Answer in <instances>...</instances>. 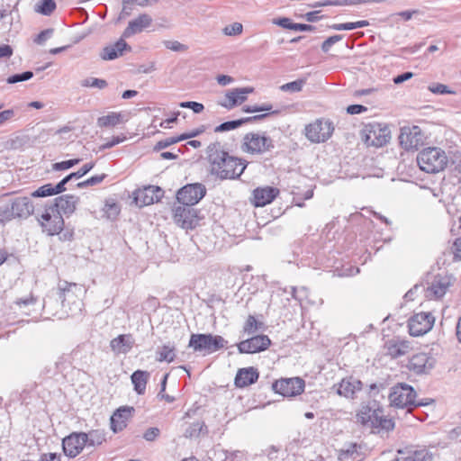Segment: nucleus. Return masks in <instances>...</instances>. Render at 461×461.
Instances as JSON below:
<instances>
[{
    "label": "nucleus",
    "instance_id": "nucleus-40",
    "mask_svg": "<svg viewBox=\"0 0 461 461\" xmlns=\"http://www.w3.org/2000/svg\"><path fill=\"white\" fill-rule=\"evenodd\" d=\"M247 122H249V120L243 119V118L239 119V120L225 122H222L220 125H218L214 129V131L215 132H223V131H232Z\"/></svg>",
    "mask_w": 461,
    "mask_h": 461
},
{
    "label": "nucleus",
    "instance_id": "nucleus-47",
    "mask_svg": "<svg viewBox=\"0 0 461 461\" xmlns=\"http://www.w3.org/2000/svg\"><path fill=\"white\" fill-rule=\"evenodd\" d=\"M428 89L436 95H455L456 92L449 89L447 86L440 83L429 85Z\"/></svg>",
    "mask_w": 461,
    "mask_h": 461
},
{
    "label": "nucleus",
    "instance_id": "nucleus-38",
    "mask_svg": "<svg viewBox=\"0 0 461 461\" xmlns=\"http://www.w3.org/2000/svg\"><path fill=\"white\" fill-rule=\"evenodd\" d=\"M176 357L175 348L169 345H164L157 351V360L159 362L167 361L168 363L174 361Z\"/></svg>",
    "mask_w": 461,
    "mask_h": 461
},
{
    "label": "nucleus",
    "instance_id": "nucleus-22",
    "mask_svg": "<svg viewBox=\"0 0 461 461\" xmlns=\"http://www.w3.org/2000/svg\"><path fill=\"white\" fill-rule=\"evenodd\" d=\"M134 412L133 407L122 406L117 409L111 417V429L117 433L127 426L128 420Z\"/></svg>",
    "mask_w": 461,
    "mask_h": 461
},
{
    "label": "nucleus",
    "instance_id": "nucleus-6",
    "mask_svg": "<svg viewBox=\"0 0 461 461\" xmlns=\"http://www.w3.org/2000/svg\"><path fill=\"white\" fill-rule=\"evenodd\" d=\"M390 130L378 122L367 123L361 131L362 140L367 147L379 148L385 145L390 138Z\"/></svg>",
    "mask_w": 461,
    "mask_h": 461
},
{
    "label": "nucleus",
    "instance_id": "nucleus-21",
    "mask_svg": "<svg viewBox=\"0 0 461 461\" xmlns=\"http://www.w3.org/2000/svg\"><path fill=\"white\" fill-rule=\"evenodd\" d=\"M334 387L337 388L336 392L339 395L354 399L356 393L362 389V382L349 376L343 378L338 384H335Z\"/></svg>",
    "mask_w": 461,
    "mask_h": 461
},
{
    "label": "nucleus",
    "instance_id": "nucleus-19",
    "mask_svg": "<svg viewBox=\"0 0 461 461\" xmlns=\"http://www.w3.org/2000/svg\"><path fill=\"white\" fill-rule=\"evenodd\" d=\"M253 91L254 89L252 87L233 88L226 92L224 100L219 102V104L230 110L244 103L248 98V95Z\"/></svg>",
    "mask_w": 461,
    "mask_h": 461
},
{
    "label": "nucleus",
    "instance_id": "nucleus-62",
    "mask_svg": "<svg viewBox=\"0 0 461 461\" xmlns=\"http://www.w3.org/2000/svg\"><path fill=\"white\" fill-rule=\"evenodd\" d=\"M13 49L10 45H0V59H9L13 55Z\"/></svg>",
    "mask_w": 461,
    "mask_h": 461
},
{
    "label": "nucleus",
    "instance_id": "nucleus-35",
    "mask_svg": "<svg viewBox=\"0 0 461 461\" xmlns=\"http://www.w3.org/2000/svg\"><path fill=\"white\" fill-rule=\"evenodd\" d=\"M85 435L87 437L86 445L88 447L100 446L106 440L105 432L102 429H92L85 432Z\"/></svg>",
    "mask_w": 461,
    "mask_h": 461
},
{
    "label": "nucleus",
    "instance_id": "nucleus-36",
    "mask_svg": "<svg viewBox=\"0 0 461 461\" xmlns=\"http://www.w3.org/2000/svg\"><path fill=\"white\" fill-rule=\"evenodd\" d=\"M275 24H277L283 28L293 30V31H313L314 27L309 24L303 23H294L291 22L289 18H280L278 20L274 21Z\"/></svg>",
    "mask_w": 461,
    "mask_h": 461
},
{
    "label": "nucleus",
    "instance_id": "nucleus-55",
    "mask_svg": "<svg viewBox=\"0 0 461 461\" xmlns=\"http://www.w3.org/2000/svg\"><path fill=\"white\" fill-rule=\"evenodd\" d=\"M342 35H333L325 40L321 44L323 52H328L331 46L342 40Z\"/></svg>",
    "mask_w": 461,
    "mask_h": 461
},
{
    "label": "nucleus",
    "instance_id": "nucleus-11",
    "mask_svg": "<svg viewBox=\"0 0 461 461\" xmlns=\"http://www.w3.org/2000/svg\"><path fill=\"white\" fill-rule=\"evenodd\" d=\"M423 133L419 126H404L399 135L400 145L405 150H415L423 144Z\"/></svg>",
    "mask_w": 461,
    "mask_h": 461
},
{
    "label": "nucleus",
    "instance_id": "nucleus-9",
    "mask_svg": "<svg viewBox=\"0 0 461 461\" xmlns=\"http://www.w3.org/2000/svg\"><path fill=\"white\" fill-rule=\"evenodd\" d=\"M38 221L42 230L50 236L59 234L64 228L63 217L54 207L47 208Z\"/></svg>",
    "mask_w": 461,
    "mask_h": 461
},
{
    "label": "nucleus",
    "instance_id": "nucleus-51",
    "mask_svg": "<svg viewBox=\"0 0 461 461\" xmlns=\"http://www.w3.org/2000/svg\"><path fill=\"white\" fill-rule=\"evenodd\" d=\"M81 161L80 158H74L66 161L57 162L53 164L52 167L54 170L60 171L71 168L72 167L77 165Z\"/></svg>",
    "mask_w": 461,
    "mask_h": 461
},
{
    "label": "nucleus",
    "instance_id": "nucleus-53",
    "mask_svg": "<svg viewBox=\"0 0 461 461\" xmlns=\"http://www.w3.org/2000/svg\"><path fill=\"white\" fill-rule=\"evenodd\" d=\"M164 45L167 49L177 52H184L188 49L186 45L177 41H164Z\"/></svg>",
    "mask_w": 461,
    "mask_h": 461
},
{
    "label": "nucleus",
    "instance_id": "nucleus-30",
    "mask_svg": "<svg viewBox=\"0 0 461 461\" xmlns=\"http://www.w3.org/2000/svg\"><path fill=\"white\" fill-rule=\"evenodd\" d=\"M448 286L449 282L446 278L437 276L428 287L425 296L429 299H439L447 293Z\"/></svg>",
    "mask_w": 461,
    "mask_h": 461
},
{
    "label": "nucleus",
    "instance_id": "nucleus-34",
    "mask_svg": "<svg viewBox=\"0 0 461 461\" xmlns=\"http://www.w3.org/2000/svg\"><path fill=\"white\" fill-rule=\"evenodd\" d=\"M374 420L375 422L372 424L371 429H375L378 433L381 431L388 432L393 430L394 428V421L392 419L384 417L382 410L377 418Z\"/></svg>",
    "mask_w": 461,
    "mask_h": 461
},
{
    "label": "nucleus",
    "instance_id": "nucleus-4",
    "mask_svg": "<svg viewBox=\"0 0 461 461\" xmlns=\"http://www.w3.org/2000/svg\"><path fill=\"white\" fill-rule=\"evenodd\" d=\"M448 162L446 152L436 147L426 148L417 156V163L420 168L430 174L444 170Z\"/></svg>",
    "mask_w": 461,
    "mask_h": 461
},
{
    "label": "nucleus",
    "instance_id": "nucleus-29",
    "mask_svg": "<svg viewBox=\"0 0 461 461\" xmlns=\"http://www.w3.org/2000/svg\"><path fill=\"white\" fill-rule=\"evenodd\" d=\"M258 376V370L252 366L240 368L236 375L234 383L237 387L243 388L256 383Z\"/></svg>",
    "mask_w": 461,
    "mask_h": 461
},
{
    "label": "nucleus",
    "instance_id": "nucleus-43",
    "mask_svg": "<svg viewBox=\"0 0 461 461\" xmlns=\"http://www.w3.org/2000/svg\"><path fill=\"white\" fill-rule=\"evenodd\" d=\"M263 323L258 321L253 315H249L244 323L243 332L248 335L254 334L261 329Z\"/></svg>",
    "mask_w": 461,
    "mask_h": 461
},
{
    "label": "nucleus",
    "instance_id": "nucleus-60",
    "mask_svg": "<svg viewBox=\"0 0 461 461\" xmlns=\"http://www.w3.org/2000/svg\"><path fill=\"white\" fill-rule=\"evenodd\" d=\"M160 434V430L158 428H156V427H152V428H149L144 435H143V438L147 440V441H154Z\"/></svg>",
    "mask_w": 461,
    "mask_h": 461
},
{
    "label": "nucleus",
    "instance_id": "nucleus-44",
    "mask_svg": "<svg viewBox=\"0 0 461 461\" xmlns=\"http://www.w3.org/2000/svg\"><path fill=\"white\" fill-rule=\"evenodd\" d=\"M205 428V425L202 421H196L191 424L185 431L184 436L185 438H197L203 429Z\"/></svg>",
    "mask_w": 461,
    "mask_h": 461
},
{
    "label": "nucleus",
    "instance_id": "nucleus-27",
    "mask_svg": "<svg viewBox=\"0 0 461 461\" xmlns=\"http://www.w3.org/2000/svg\"><path fill=\"white\" fill-rule=\"evenodd\" d=\"M124 50H131V47L121 38L114 44L104 47L100 56L104 60H113L122 56Z\"/></svg>",
    "mask_w": 461,
    "mask_h": 461
},
{
    "label": "nucleus",
    "instance_id": "nucleus-48",
    "mask_svg": "<svg viewBox=\"0 0 461 461\" xmlns=\"http://www.w3.org/2000/svg\"><path fill=\"white\" fill-rule=\"evenodd\" d=\"M54 194L55 193L52 184H46L32 193V196L34 197H46Z\"/></svg>",
    "mask_w": 461,
    "mask_h": 461
},
{
    "label": "nucleus",
    "instance_id": "nucleus-3",
    "mask_svg": "<svg viewBox=\"0 0 461 461\" xmlns=\"http://www.w3.org/2000/svg\"><path fill=\"white\" fill-rule=\"evenodd\" d=\"M57 289L59 299L61 302L62 307L68 309L66 311L68 314L76 315L81 312L83 306L81 298L86 293V289L82 285L59 281Z\"/></svg>",
    "mask_w": 461,
    "mask_h": 461
},
{
    "label": "nucleus",
    "instance_id": "nucleus-56",
    "mask_svg": "<svg viewBox=\"0 0 461 461\" xmlns=\"http://www.w3.org/2000/svg\"><path fill=\"white\" fill-rule=\"evenodd\" d=\"M273 106L271 104H262V105H247L243 107V111L246 113H257V112H270Z\"/></svg>",
    "mask_w": 461,
    "mask_h": 461
},
{
    "label": "nucleus",
    "instance_id": "nucleus-10",
    "mask_svg": "<svg viewBox=\"0 0 461 461\" xmlns=\"http://www.w3.org/2000/svg\"><path fill=\"white\" fill-rule=\"evenodd\" d=\"M206 194V188L203 184H189L180 188L176 194L177 201L186 206H192L199 203Z\"/></svg>",
    "mask_w": 461,
    "mask_h": 461
},
{
    "label": "nucleus",
    "instance_id": "nucleus-14",
    "mask_svg": "<svg viewBox=\"0 0 461 461\" xmlns=\"http://www.w3.org/2000/svg\"><path fill=\"white\" fill-rule=\"evenodd\" d=\"M304 380L300 377L281 379L273 384L275 392L285 397L301 394L304 390Z\"/></svg>",
    "mask_w": 461,
    "mask_h": 461
},
{
    "label": "nucleus",
    "instance_id": "nucleus-16",
    "mask_svg": "<svg viewBox=\"0 0 461 461\" xmlns=\"http://www.w3.org/2000/svg\"><path fill=\"white\" fill-rule=\"evenodd\" d=\"M436 365V359L427 353H417L413 355L408 363L410 371L417 375L428 374Z\"/></svg>",
    "mask_w": 461,
    "mask_h": 461
},
{
    "label": "nucleus",
    "instance_id": "nucleus-5",
    "mask_svg": "<svg viewBox=\"0 0 461 461\" xmlns=\"http://www.w3.org/2000/svg\"><path fill=\"white\" fill-rule=\"evenodd\" d=\"M226 345L227 341L221 336L209 333L192 334L188 347L195 352L208 355L225 348Z\"/></svg>",
    "mask_w": 461,
    "mask_h": 461
},
{
    "label": "nucleus",
    "instance_id": "nucleus-31",
    "mask_svg": "<svg viewBox=\"0 0 461 461\" xmlns=\"http://www.w3.org/2000/svg\"><path fill=\"white\" fill-rule=\"evenodd\" d=\"M77 199L73 195H61L55 199V203L50 207H54L59 212L65 214L72 213L76 209Z\"/></svg>",
    "mask_w": 461,
    "mask_h": 461
},
{
    "label": "nucleus",
    "instance_id": "nucleus-8",
    "mask_svg": "<svg viewBox=\"0 0 461 461\" xmlns=\"http://www.w3.org/2000/svg\"><path fill=\"white\" fill-rule=\"evenodd\" d=\"M274 148L272 139L264 134L249 132L243 138L242 150L250 154H263Z\"/></svg>",
    "mask_w": 461,
    "mask_h": 461
},
{
    "label": "nucleus",
    "instance_id": "nucleus-26",
    "mask_svg": "<svg viewBox=\"0 0 461 461\" xmlns=\"http://www.w3.org/2000/svg\"><path fill=\"white\" fill-rule=\"evenodd\" d=\"M278 189L271 186L258 187L253 192L254 204L262 207L270 203L278 194Z\"/></svg>",
    "mask_w": 461,
    "mask_h": 461
},
{
    "label": "nucleus",
    "instance_id": "nucleus-17",
    "mask_svg": "<svg viewBox=\"0 0 461 461\" xmlns=\"http://www.w3.org/2000/svg\"><path fill=\"white\" fill-rule=\"evenodd\" d=\"M271 341L267 335H258L240 341L237 347L241 354H254L266 350Z\"/></svg>",
    "mask_w": 461,
    "mask_h": 461
},
{
    "label": "nucleus",
    "instance_id": "nucleus-15",
    "mask_svg": "<svg viewBox=\"0 0 461 461\" xmlns=\"http://www.w3.org/2000/svg\"><path fill=\"white\" fill-rule=\"evenodd\" d=\"M87 437L85 432H73L62 440L64 454L68 457H76L79 455L86 445Z\"/></svg>",
    "mask_w": 461,
    "mask_h": 461
},
{
    "label": "nucleus",
    "instance_id": "nucleus-59",
    "mask_svg": "<svg viewBox=\"0 0 461 461\" xmlns=\"http://www.w3.org/2000/svg\"><path fill=\"white\" fill-rule=\"evenodd\" d=\"M14 219L9 205L0 208V222L4 223Z\"/></svg>",
    "mask_w": 461,
    "mask_h": 461
},
{
    "label": "nucleus",
    "instance_id": "nucleus-25",
    "mask_svg": "<svg viewBox=\"0 0 461 461\" xmlns=\"http://www.w3.org/2000/svg\"><path fill=\"white\" fill-rule=\"evenodd\" d=\"M152 23V18L148 14H140L136 19L129 22L128 26L122 32V38H130L131 36L141 32L144 29L149 27Z\"/></svg>",
    "mask_w": 461,
    "mask_h": 461
},
{
    "label": "nucleus",
    "instance_id": "nucleus-49",
    "mask_svg": "<svg viewBox=\"0 0 461 461\" xmlns=\"http://www.w3.org/2000/svg\"><path fill=\"white\" fill-rule=\"evenodd\" d=\"M33 77V73L32 71H25L21 74H14L11 77H9L6 79V82L8 84H16L23 81H27L31 79Z\"/></svg>",
    "mask_w": 461,
    "mask_h": 461
},
{
    "label": "nucleus",
    "instance_id": "nucleus-45",
    "mask_svg": "<svg viewBox=\"0 0 461 461\" xmlns=\"http://www.w3.org/2000/svg\"><path fill=\"white\" fill-rule=\"evenodd\" d=\"M305 81L303 79H298L293 82L284 84L280 86V90L283 92L297 93L303 89Z\"/></svg>",
    "mask_w": 461,
    "mask_h": 461
},
{
    "label": "nucleus",
    "instance_id": "nucleus-39",
    "mask_svg": "<svg viewBox=\"0 0 461 461\" xmlns=\"http://www.w3.org/2000/svg\"><path fill=\"white\" fill-rule=\"evenodd\" d=\"M56 9L54 0H41L35 6L34 10L43 15H50Z\"/></svg>",
    "mask_w": 461,
    "mask_h": 461
},
{
    "label": "nucleus",
    "instance_id": "nucleus-52",
    "mask_svg": "<svg viewBox=\"0 0 461 461\" xmlns=\"http://www.w3.org/2000/svg\"><path fill=\"white\" fill-rule=\"evenodd\" d=\"M95 167V163L90 162L85 164L81 168H79L77 172L70 173L68 176L72 179H78L86 175L93 167Z\"/></svg>",
    "mask_w": 461,
    "mask_h": 461
},
{
    "label": "nucleus",
    "instance_id": "nucleus-28",
    "mask_svg": "<svg viewBox=\"0 0 461 461\" xmlns=\"http://www.w3.org/2000/svg\"><path fill=\"white\" fill-rule=\"evenodd\" d=\"M134 345V339L131 334H122L113 339L110 347L115 354H127Z\"/></svg>",
    "mask_w": 461,
    "mask_h": 461
},
{
    "label": "nucleus",
    "instance_id": "nucleus-2",
    "mask_svg": "<svg viewBox=\"0 0 461 461\" xmlns=\"http://www.w3.org/2000/svg\"><path fill=\"white\" fill-rule=\"evenodd\" d=\"M417 393L413 387L405 383H399L391 388L388 399L390 406L406 409L407 412H411L414 408L428 405L434 401H417Z\"/></svg>",
    "mask_w": 461,
    "mask_h": 461
},
{
    "label": "nucleus",
    "instance_id": "nucleus-58",
    "mask_svg": "<svg viewBox=\"0 0 461 461\" xmlns=\"http://www.w3.org/2000/svg\"><path fill=\"white\" fill-rule=\"evenodd\" d=\"M126 140L125 136H115L113 137L111 140H107L105 143H104L100 149H107L114 147L115 145L124 141Z\"/></svg>",
    "mask_w": 461,
    "mask_h": 461
},
{
    "label": "nucleus",
    "instance_id": "nucleus-54",
    "mask_svg": "<svg viewBox=\"0 0 461 461\" xmlns=\"http://www.w3.org/2000/svg\"><path fill=\"white\" fill-rule=\"evenodd\" d=\"M243 26L240 23H233L232 24L227 25L223 29V32L225 35L232 36L239 35L242 32Z\"/></svg>",
    "mask_w": 461,
    "mask_h": 461
},
{
    "label": "nucleus",
    "instance_id": "nucleus-41",
    "mask_svg": "<svg viewBox=\"0 0 461 461\" xmlns=\"http://www.w3.org/2000/svg\"><path fill=\"white\" fill-rule=\"evenodd\" d=\"M369 25V23L366 20L357 21L355 23H335L330 26V29L336 30V31H349L354 30L357 28H364Z\"/></svg>",
    "mask_w": 461,
    "mask_h": 461
},
{
    "label": "nucleus",
    "instance_id": "nucleus-33",
    "mask_svg": "<svg viewBox=\"0 0 461 461\" xmlns=\"http://www.w3.org/2000/svg\"><path fill=\"white\" fill-rule=\"evenodd\" d=\"M149 374L147 371L137 370L131 375V382L134 385V390L138 394H143L146 389V384Z\"/></svg>",
    "mask_w": 461,
    "mask_h": 461
},
{
    "label": "nucleus",
    "instance_id": "nucleus-61",
    "mask_svg": "<svg viewBox=\"0 0 461 461\" xmlns=\"http://www.w3.org/2000/svg\"><path fill=\"white\" fill-rule=\"evenodd\" d=\"M15 115V112L14 109H7L3 112H0V125H3L7 121L13 119Z\"/></svg>",
    "mask_w": 461,
    "mask_h": 461
},
{
    "label": "nucleus",
    "instance_id": "nucleus-18",
    "mask_svg": "<svg viewBox=\"0 0 461 461\" xmlns=\"http://www.w3.org/2000/svg\"><path fill=\"white\" fill-rule=\"evenodd\" d=\"M134 202L140 207L158 203L164 194L163 190L158 186L149 185L140 189L134 194Z\"/></svg>",
    "mask_w": 461,
    "mask_h": 461
},
{
    "label": "nucleus",
    "instance_id": "nucleus-46",
    "mask_svg": "<svg viewBox=\"0 0 461 461\" xmlns=\"http://www.w3.org/2000/svg\"><path fill=\"white\" fill-rule=\"evenodd\" d=\"M81 86L85 87H96L103 89L107 86V82L104 79L87 77L81 82Z\"/></svg>",
    "mask_w": 461,
    "mask_h": 461
},
{
    "label": "nucleus",
    "instance_id": "nucleus-50",
    "mask_svg": "<svg viewBox=\"0 0 461 461\" xmlns=\"http://www.w3.org/2000/svg\"><path fill=\"white\" fill-rule=\"evenodd\" d=\"M105 176H106L105 174L91 176L87 180L78 183L77 185V186L78 188H85L86 186L96 185L100 184L105 178Z\"/></svg>",
    "mask_w": 461,
    "mask_h": 461
},
{
    "label": "nucleus",
    "instance_id": "nucleus-32",
    "mask_svg": "<svg viewBox=\"0 0 461 461\" xmlns=\"http://www.w3.org/2000/svg\"><path fill=\"white\" fill-rule=\"evenodd\" d=\"M387 354L395 358L407 354L410 350V344L405 340H389L386 343Z\"/></svg>",
    "mask_w": 461,
    "mask_h": 461
},
{
    "label": "nucleus",
    "instance_id": "nucleus-1",
    "mask_svg": "<svg viewBox=\"0 0 461 461\" xmlns=\"http://www.w3.org/2000/svg\"><path fill=\"white\" fill-rule=\"evenodd\" d=\"M206 154L210 164V173L221 180L240 177L247 167L245 160L230 156L223 149L220 142L210 144L207 147Z\"/></svg>",
    "mask_w": 461,
    "mask_h": 461
},
{
    "label": "nucleus",
    "instance_id": "nucleus-42",
    "mask_svg": "<svg viewBox=\"0 0 461 461\" xmlns=\"http://www.w3.org/2000/svg\"><path fill=\"white\" fill-rule=\"evenodd\" d=\"M121 122V114L111 113L105 116L98 118L97 124L100 127L115 126Z\"/></svg>",
    "mask_w": 461,
    "mask_h": 461
},
{
    "label": "nucleus",
    "instance_id": "nucleus-24",
    "mask_svg": "<svg viewBox=\"0 0 461 461\" xmlns=\"http://www.w3.org/2000/svg\"><path fill=\"white\" fill-rule=\"evenodd\" d=\"M14 218H27L34 210V206L28 197H16L9 204Z\"/></svg>",
    "mask_w": 461,
    "mask_h": 461
},
{
    "label": "nucleus",
    "instance_id": "nucleus-63",
    "mask_svg": "<svg viewBox=\"0 0 461 461\" xmlns=\"http://www.w3.org/2000/svg\"><path fill=\"white\" fill-rule=\"evenodd\" d=\"M453 253L456 259L461 260V237L456 239L453 243Z\"/></svg>",
    "mask_w": 461,
    "mask_h": 461
},
{
    "label": "nucleus",
    "instance_id": "nucleus-20",
    "mask_svg": "<svg viewBox=\"0 0 461 461\" xmlns=\"http://www.w3.org/2000/svg\"><path fill=\"white\" fill-rule=\"evenodd\" d=\"M381 409L379 408L376 401H369L366 403H362L359 411L357 413V421L361 423L363 426L368 428L372 427L375 422V419L377 418Z\"/></svg>",
    "mask_w": 461,
    "mask_h": 461
},
{
    "label": "nucleus",
    "instance_id": "nucleus-13",
    "mask_svg": "<svg viewBox=\"0 0 461 461\" xmlns=\"http://www.w3.org/2000/svg\"><path fill=\"white\" fill-rule=\"evenodd\" d=\"M435 318L429 312L414 314L408 321L410 334L413 337L421 336L429 331L434 324Z\"/></svg>",
    "mask_w": 461,
    "mask_h": 461
},
{
    "label": "nucleus",
    "instance_id": "nucleus-37",
    "mask_svg": "<svg viewBox=\"0 0 461 461\" xmlns=\"http://www.w3.org/2000/svg\"><path fill=\"white\" fill-rule=\"evenodd\" d=\"M366 0H326L321 2H316L312 5H311V7H322V6H329V5H355L362 4V2H366Z\"/></svg>",
    "mask_w": 461,
    "mask_h": 461
},
{
    "label": "nucleus",
    "instance_id": "nucleus-23",
    "mask_svg": "<svg viewBox=\"0 0 461 461\" xmlns=\"http://www.w3.org/2000/svg\"><path fill=\"white\" fill-rule=\"evenodd\" d=\"M398 456L401 461H432L433 454L426 447L413 449L412 447H405L397 450Z\"/></svg>",
    "mask_w": 461,
    "mask_h": 461
},
{
    "label": "nucleus",
    "instance_id": "nucleus-64",
    "mask_svg": "<svg viewBox=\"0 0 461 461\" xmlns=\"http://www.w3.org/2000/svg\"><path fill=\"white\" fill-rule=\"evenodd\" d=\"M39 461H60V455L57 453L42 454Z\"/></svg>",
    "mask_w": 461,
    "mask_h": 461
},
{
    "label": "nucleus",
    "instance_id": "nucleus-57",
    "mask_svg": "<svg viewBox=\"0 0 461 461\" xmlns=\"http://www.w3.org/2000/svg\"><path fill=\"white\" fill-rule=\"evenodd\" d=\"M53 32V29H46L41 32L35 38L34 41L39 45L43 44L48 39H50L52 36Z\"/></svg>",
    "mask_w": 461,
    "mask_h": 461
},
{
    "label": "nucleus",
    "instance_id": "nucleus-7",
    "mask_svg": "<svg viewBox=\"0 0 461 461\" xmlns=\"http://www.w3.org/2000/svg\"><path fill=\"white\" fill-rule=\"evenodd\" d=\"M305 136L312 143H321L328 140L333 131L334 126L330 120L317 119L305 126Z\"/></svg>",
    "mask_w": 461,
    "mask_h": 461
},
{
    "label": "nucleus",
    "instance_id": "nucleus-12",
    "mask_svg": "<svg viewBox=\"0 0 461 461\" xmlns=\"http://www.w3.org/2000/svg\"><path fill=\"white\" fill-rule=\"evenodd\" d=\"M173 219L176 224L186 230L194 229L199 221L197 211L184 204L174 208Z\"/></svg>",
    "mask_w": 461,
    "mask_h": 461
}]
</instances>
